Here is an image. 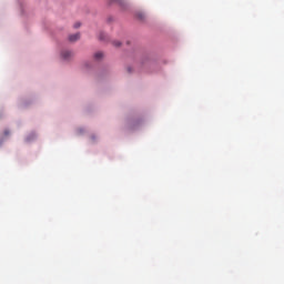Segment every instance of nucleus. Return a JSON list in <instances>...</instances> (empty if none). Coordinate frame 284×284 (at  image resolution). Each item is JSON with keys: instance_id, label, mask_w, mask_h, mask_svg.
Instances as JSON below:
<instances>
[{"instance_id": "nucleus-6", "label": "nucleus", "mask_w": 284, "mask_h": 284, "mask_svg": "<svg viewBox=\"0 0 284 284\" xmlns=\"http://www.w3.org/2000/svg\"><path fill=\"white\" fill-rule=\"evenodd\" d=\"M73 28L78 29V28H81V22H77Z\"/></svg>"}, {"instance_id": "nucleus-5", "label": "nucleus", "mask_w": 284, "mask_h": 284, "mask_svg": "<svg viewBox=\"0 0 284 284\" xmlns=\"http://www.w3.org/2000/svg\"><path fill=\"white\" fill-rule=\"evenodd\" d=\"M113 45H115V48L121 47V42L120 41H113Z\"/></svg>"}, {"instance_id": "nucleus-8", "label": "nucleus", "mask_w": 284, "mask_h": 284, "mask_svg": "<svg viewBox=\"0 0 284 284\" xmlns=\"http://www.w3.org/2000/svg\"><path fill=\"white\" fill-rule=\"evenodd\" d=\"M128 72H132V69H131V68H129V69H128Z\"/></svg>"}, {"instance_id": "nucleus-3", "label": "nucleus", "mask_w": 284, "mask_h": 284, "mask_svg": "<svg viewBox=\"0 0 284 284\" xmlns=\"http://www.w3.org/2000/svg\"><path fill=\"white\" fill-rule=\"evenodd\" d=\"M102 57H103V52H97L94 54V59H97V60L102 59Z\"/></svg>"}, {"instance_id": "nucleus-7", "label": "nucleus", "mask_w": 284, "mask_h": 284, "mask_svg": "<svg viewBox=\"0 0 284 284\" xmlns=\"http://www.w3.org/2000/svg\"><path fill=\"white\" fill-rule=\"evenodd\" d=\"M8 134H10V132L9 131H4V135L8 136Z\"/></svg>"}, {"instance_id": "nucleus-4", "label": "nucleus", "mask_w": 284, "mask_h": 284, "mask_svg": "<svg viewBox=\"0 0 284 284\" xmlns=\"http://www.w3.org/2000/svg\"><path fill=\"white\" fill-rule=\"evenodd\" d=\"M99 39H100V41H105V33H100L99 34Z\"/></svg>"}, {"instance_id": "nucleus-2", "label": "nucleus", "mask_w": 284, "mask_h": 284, "mask_svg": "<svg viewBox=\"0 0 284 284\" xmlns=\"http://www.w3.org/2000/svg\"><path fill=\"white\" fill-rule=\"evenodd\" d=\"M70 57H72V52L71 51H63L62 52V58L63 59H70Z\"/></svg>"}, {"instance_id": "nucleus-1", "label": "nucleus", "mask_w": 284, "mask_h": 284, "mask_svg": "<svg viewBox=\"0 0 284 284\" xmlns=\"http://www.w3.org/2000/svg\"><path fill=\"white\" fill-rule=\"evenodd\" d=\"M81 39V34L80 33H74L69 36V41H71V43H74V41H79Z\"/></svg>"}]
</instances>
